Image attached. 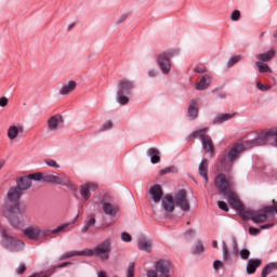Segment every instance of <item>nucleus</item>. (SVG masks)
<instances>
[{"label":"nucleus","mask_w":277,"mask_h":277,"mask_svg":"<svg viewBox=\"0 0 277 277\" xmlns=\"http://www.w3.org/2000/svg\"><path fill=\"white\" fill-rule=\"evenodd\" d=\"M149 194L154 200V202H161V198H163V189L161 185L156 184L149 189Z\"/></svg>","instance_id":"nucleus-15"},{"label":"nucleus","mask_w":277,"mask_h":277,"mask_svg":"<svg viewBox=\"0 0 277 277\" xmlns=\"http://www.w3.org/2000/svg\"><path fill=\"white\" fill-rule=\"evenodd\" d=\"M43 183H53L54 185H65L66 187H75L70 180L63 174L62 176L53 175V174H43Z\"/></svg>","instance_id":"nucleus-8"},{"label":"nucleus","mask_w":277,"mask_h":277,"mask_svg":"<svg viewBox=\"0 0 277 277\" xmlns=\"http://www.w3.org/2000/svg\"><path fill=\"white\" fill-rule=\"evenodd\" d=\"M255 57L259 62H272V60L276 57V51L271 49L267 52L258 54Z\"/></svg>","instance_id":"nucleus-21"},{"label":"nucleus","mask_w":277,"mask_h":277,"mask_svg":"<svg viewBox=\"0 0 277 277\" xmlns=\"http://www.w3.org/2000/svg\"><path fill=\"white\" fill-rule=\"evenodd\" d=\"M273 205H276V200L273 199Z\"/></svg>","instance_id":"nucleus-62"},{"label":"nucleus","mask_w":277,"mask_h":277,"mask_svg":"<svg viewBox=\"0 0 277 277\" xmlns=\"http://www.w3.org/2000/svg\"><path fill=\"white\" fill-rule=\"evenodd\" d=\"M68 225H60L55 229L41 228L38 225H30L23 230L24 237L30 239V241H38V239H47L51 235H57L62 230H66Z\"/></svg>","instance_id":"nucleus-4"},{"label":"nucleus","mask_w":277,"mask_h":277,"mask_svg":"<svg viewBox=\"0 0 277 277\" xmlns=\"http://www.w3.org/2000/svg\"><path fill=\"white\" fill-rule=\"evenodd\" d=\"M135 84L132 80L122 78L117 83V97L116 101L119 105H129V97L133 92Z\"/></svg>","instance_id":"nucleus-6"},{"label":"nucleus","mask_w":277,"mask_h":277,"mask_svg":"<svg viewBox=\"0 0 277 277\" xmlns=\"http://www.w3.org/2000/svg\"><path fill=\"white\" fill-rule=\"evenodd\" d=\"M262 261L259 259H251L247 264V274H254L259 267L262 265Z\"/></svg>","instance_id":"nucleus-22"},{"label":"nucleus","mask_w":277,"mask_h":277,"mask_svg":"<svg viewBox=\"0 0 277 277\" xmlns=\"http://www.w3.org/2000/svg\"><path fill=\"white\" fill-rule=\"evenodd\" d=\"M202 252H205V246L202 245V242L198 241L196 243L195 254H200Z\"/></svg>","instance_id":"nucleus-43"},{"label":"nucleus","mask_w":277,"mask_h":277,"mask_svg":"<svg viewBox=\"0 0 277 277\" xmlns=\"http://www.w3.org/2000/svg\"><path fill=\"white\" fill-rule=\"evenodd\" d=\"M217 207L222 209V211H228V205L225 201H217Z\"/></svg>","instance_id":"nucleus-48"},{"label":"nucleus","mask_w":277,"mask_h":277,"mask_svg":"<svg viewBox=\"0 0 277 277\" xmlns=\"http://www.w3.org/2000/svg\"><path fill=\"white\" fill-rule=\"evenodd\" d=\"M214 185L216 189H219L220 194L225 196V194L233 192L235 183H233L230 179H227L223 173H220L214 180Z\"/></svg>","instance_id":"nucleus-7"},{"label":"nucleus","mask_w":277,"mask_h":277,"mask_svg":"<svg viewBox=\"0 0 277 277\" xmlns=\"http://www.w3.org/2000/svg\"><path fill=\"white\" fill-rule=\"evenodd\" d=\"M277 269V262L266 265L262 271V277H267L272 274V271Z\"/></svg>","instance_id":"nucleus-32"},{"label":"nucleus","mask_w":277,"mask_h":277,"mask_svg":"<svg viewBox=\"0 0 277 277\" xmlns=\"http://www.w3.org/2000/svg\"><path fill=\"white\" fill-rule=\"evenodd\" d=\"M202 146L206 153H213V141L211 140V136H203Z\"/></svg>","instance_id":"nucleus-28"},{"label":"nucleus","mask_w":277,"mask_h":277,"mask_svg":"<svg viewBox=\"0 0 277 277\" xmlns=\"http://www.w3.org/2000/svg\"><path fill=\"white\" fill-rule=\"evenodd\" d=\"M225 196H227V200L230 207H233V209H236L237 211H240V217H242V220H252L254 224H263L267 222L269 213L265 212V208H262L258 211L251 209H243L241 200H239V197L233 190L226 193Z\"/></svg>","instance_id":"nucleus-2"},{"label":"nucleus","mask_w":277,"mask_h":277,"mask_svg":"<svg viewBox=\"0 0 277 277\" xmlns=\"http://www.w3.org/2000/svg\"><path fill=\"white\" fill-rule=\"evenodd\" d=\"M137 248L143 252L150 253L153 252V240L146 239V238H140L137 241Z\"/></svg>","instance_id":"nucleus-18"},{"label":"nucleus","mask_w":277,"mask_h":277,"mask_svg":"<svg viewBox=\"0 0 277 277\" xmlns=\"http://www.w3.org/2000/svg\"><path fill=\"white\" fill-rule=\"evenodd\" d=\"M127 18H129V13H123L119 16V18L116 22V25H122V23H124V21H127Z\"/></svg>","instance_id":"nucleus-44"},{"label":"nucleus","mask_w":277,"mask_h":277,"mask_svg":"<svg viewBox=\"0 0 277 277\" xmlns=\"http://www.w3.org/2000/svg\"><path fill=\"white\" fill-rule=\"evenodd\" d=\"M98 189V185L94 183H87L80 186V194L84 200H90L92 196L91 192H96Z\"/></svg>","instance_id":"nucleus-13"},{"label":"nucleus","mask_w":277,"mask_h":277,"mask_svg":"<svg viewBox=\"0 0 277 277\" xmlns=\"http://www.w3.org/2000/svg\"><path fill=\"white\" fill-rule=\"evenodd\" d=\"M111 127H114V122L107 121V122L104 123V126H103V131H109V129H111Z\"/></svg>","instance_id":"nucleus-52"},{"label":"nucleus","mask_w":277,"mask_h":277,"mask_svg":"<svg viewBox=\"0 0 277 277\" xmlns=\"http://www.w3.org/2000/svg\"><path fill=\"white\" fill-rule=\"evenodd\" d=\"M233 118H235V114H220L213 119V124H223Z\"/></svg>","instance_id":"nucleus-26"},{"label":"nucleus","mask_w":277,"mask_h":277,"mask_svg":"<svg viewBox=\"0 0 277 277\" xmlns=\"http://www.w3.org/2000/svg\"><path fill=\"white\" fill-rule=\"evenodd\" d=\"M223 259L224 261H228V259H230V253L228 252V246H226L225 241H223Z\"/></svg>","instance_id":"nucleus-36"},{"label":"nucleus","mask_w":277,"mask_h":277,"mask_svg":"<svg viewBox=\"0 0 277 277\" xmlns=\"http://www.w3.org/2000/svg\"><path fill=\"white\" fill-rule=\"evenodd\" d=\"M21 196H23V193L17 186L11 187L8 190L6 198L13 203H6L2 208L3 216L13 228H23L25 226V216H18L25 213V208L22 209L21 203H18Z\"/></svg>","instance_id":"nucleus-1"},{"label":"nucleus","mask_w":277,"mask_h":277,"mask_svg":"<svg viewBox=\"0 0 277 277\" xmlns=\"http://www.w3.org/2000/svg\"><path fill=\"white\" fill-rule=\"evenodd\" d=\"M111 252V239H106L93 249H84L82 251H71L63 254V259H71V256H97L101 261H109Z\"/></svg>","instance_id":"nucleus-3"},{"label":"nucleus","mask_w":277,"mask_h":277,"mask_svg":"<svg viewBox=\"0 0 277 277\" xmlns=\"http://www.w3.org/2000/svg\"><path fill=\"white\" fill-rule=\"evenodd\" d=\"M211 85V76L205 75L199 82L196 83L195 88L198 91L207 90Z\"/></svg>","instance_id":"nucleus-23"},{"label":"nucleus","mask_w":277,"mask_h":277,"mask_svg":"<svg viewBox=\"0 0 277 277\" xmlns=\"http://www.w3.org/2000/svg\"><path fill=\"white\" fill-rule=\"evenodd\" d=\"M76 89H77V82L75 80H71L61 88L60 94L62 96H67V94L75 92Z\"/></svg>","instance_id":"nucleus-20"},{"label":"nucleus","mask_w":277,"mask_h":277,"mask_svg":"<svg viewBox=\"0 0 277 277\" xmlns=\"http://www.w3.org/2000/svg\"><path fill=\"white\" fill-rule=\"evenodd\" d=\"M259 72H272V68H269L268 64H265L263 61H258L255 63Z\"/></svg>","instance_id":"nucleus-30"},{"label":"nucleus","mask_w":277,"mask_h":277,"mask_svg":"<svg viewBox=\"0 0 277 277\" xmlns=\"http://www.w3.org/2000/svg\"><path fill=\"white\" fill-rule=\"evenodd\" d=\"M174 197L172 195H167L162 199V209L167 211V213H172L174 211L175 206Z\"/></svg>","instance_id":"nucleus-16"},{"label":"nucleus","mask_w":277,"mask_h":277,"mask_svg":"<svg viewBox=\"0 0 277 277\" xmlns=\"http://www.w3.org/2000/svg\"><path fill=\"white\" fill-rule=\"evenodd\" d=\"M1 235V246L11 252H21V250H25V243L10 235V229L8 227H0Z\"/></svg>","instance_id":"nucleus-5"},{"label":"nucleus","mask_w":277,"mask_h":277,"mask_svg":"<svg viewBox=\"0 0 277 277\" xmlns=\"http://www.w3.org/2000/svg\"><path fill=\"white\" fill-rule=\"evenodd\" d=\"M44 163L49 166V168H60V163L53 159H45Z\"/></svg>","instance_id":"nucleus-40"},{"label":"nucleus","mask_w":277,"mask_h":277,"mask_svg":"<svg viewBox=\"0 0 277 277\" xmlns=\"http://www.w3.org/2000/svg\"><path fill=\"white\" fill-rule=\"evenodd\" d=\"M176 172H179V171L176 170V167H167V168L160 170V174H161V175H163V174L176 173Z\"/></svg>","instance_id":"nucleus-35"},{"label":"nucleus","mask_w":277,"mask_h":277,"mask_svg":"<svg viewBox=\"0 0 277 277\" xmlns=\"http://www.w3.org/2000/svg\"><path fill=\"white\" fill-rule=\"evenodd\" d=\"M98 277H107V273H105L104 271H101L100 273H97Z\"/></svg>","instance_id":"nucleus-56"},{"label":"nucleus","mask_w":277,"mask_h":277,"mask_svg":"<svg viewBox=\"0 0 277 277\" xmlns=\"http://www.w3.org/2000/svg\"><path fill=\"white\" fill-rule=\"evenodd\" d=\"M240 258L243 260V261H248L250 259V250L248 249H242L240 251Z\"/></svg>","instance_id":"nucleus-42"},{"label":"nucleus","mask_w":277,"mask_h":277,"mask_svg":"<svg viewBox=\"0 0 277 277\" xmlns=\"http://www.w3.org/2000/svg\"><path fill=\"white\" fill-rule=\"evenodd\" d=\"M195 72H198L199 75H203V72H207V67L202 66V65H198L195 68Z\"/></svg>","instance_id":"nucleus-46"},{"label":"nucleus","mask_w":277,"mask_h":277,"mask_svg":"<svg viewBox=\"0 0 277 277\" xmlns=\"http://www.w3.org/2000/svg\"><path fill=\"white\" fill-rule=\"evenodd\" d=\"M77 220H79V215H77L71 222L62 224V226H66L65 227V229L62 230V233H68V230H70V229H68V227L72 226V224H75V222H77Z\"/></svg>","instance_id":"nucleus-41"},{"label":"nucleus","mask_w":277,"mask_h":277,"mask_svg":"<svg viewBox=\"0 0 277 277\" xmlns=\"http://www.w3.org/2000/svg\"><path fill=\"white\" fill-rule=\"evenodd\" d=\"M213 267H214V269L217 272V269H220L221 267H224V264L222 263V261L216 260V261H214V263H213Z\"/></svg>","instance_id":"nucleus-50"},{"label":"nucleus","mask_w":277,"mask_h":277,"mask_svg":"<svg viewBox=\"0 0 277 277\" xmlns=\"http://www.w3.org/2000/svg\"><path fill=\"white\" fill-rule=\"evenodd\" d=\"M27 176H28L30 183H31V181H44V173L38 172V173L29 174Z\"/></svg>","instance_id":"nucleus-33"},{"label":"nucleus","mask_w":277,"mask_h":277,"mask_svg":"<svg viewBox=\"0 0 277 277\" xmlns=\"http://www.w3.org/2000/svg\"><path fill=\"white\" fill-rule=\"evenodd\" d=\"M159 155H161V153L155 147L147 149V156L150 157L151 163H159L161 161V157Z\"/></svg>","instance_id":"nucleus-24"},{"label":"nucleus","mask_w":277,"mask_h":277,"mask_svg":"<svg viewBox=\"0 0 277 277\" xmlns=\"http://www.w3.org/2000/svg\"><path fill=\"white\" fill-rule=\"evenodd\" d=\"M175 207H180L182 211H189L192 206H189V199H187V192L185 189L179 190L174 197Z\"/></svg>","instance_id":"nucleus-9"},{"label":"nucleus","mask_w":277,"mask_h":277,"mask_svg":"<svg viewBox=\"0 0 277 277\" xmlns=\"http://www.w3.org/2000/svg\"><path fill=\"white\" fill-rule=\"evenodd\" d=\"M212 246H213V248H217V240H214V241L212 242Z\"/></svg>","instance_id":"nucleus-58"},{"label":"nucleus","mask_w":277,"mask_h":277,"mask_svg":"<svg viewBox=\"0 0 277 277\" xmlns=\"http://www.w3.org/2000/svg\"><path fill=\"white\" fill-rule=\"evenodd\" d=\"M5 166V160H0V170Z\"/></svg>","instance_id":"nucleus-57"},{"label":"nucleus","mask_w":277,"mask_h":277,"mask_svg":"<svg viewBox=\"0 0 277 277\" xmlns=\"http://www.w3.org/2000/svg\"><path fill=\"white\" fill-rule=\"evenodd\" d=\"M208 168H209V160L203 159L199 164V173H200V176L205 179L206 183L209 181V177L207 175Z\"/></svg>","instance_id":"nucleus-27"},{"label":"nucleus","mask_w":277,"mask_h":277,"mask_svg":"<svg viewBox=\"0 0 277 277\" xmlns=\"http://www.w3.org/2000/svg\"><path fill=\"white\" fill-rule=\"evenodd\" d=\"M260 233H261V229H259L256 227H249V235H252L253 237H255Z\"/></svg>","instance_id":"nucleus-47"},{"label":"nucleus","mask_w":277,"mask_h":277,"mask_svg":"<svg viewBox=\"0 0 277 277\" xmlns=\"http://www.w3.org/2000/svg\"><path fill=\"white\" fill-rule=\"evenodd\" d=\"M188 116L192 120L198 118V102L196 100H192L189 103Z\"/></svg>","instance_id":"nucleus-25"},{"label":"nucleus","mask_w":277,"mask_h":277,"mask_svg":"<svg viewBox=\"0 0 277 277\" xmlns=\"http://www.w3.org/2000/svg\"><path fill=\"white\" fill-rule=\"evenodd\" d=\"M16 187L18 188V190L22 194H23V192H27V189H29V187H31V182H30L29 177L26 175V176L17 179Z\"/></svg>","instance_id":"nucleus-19"},{"label":"nucleus","mask_w":277,"mask_h":277,"mask_svg":"<svg viewBox=\"0 0 277 277\" xmlns=\"http://www.w3.org/2000/svg\"><path fill=\"white\" fill-rule=\"evenodd\" d=\"M239 18H241V12L239 10L233 11L230 15V21L237 22L239 21Z\"/></svg>","instance_id":"nucleus-39"},{"label":"nucleus","mask_w":277,"mask_h":277,"mask_svg":"<svg viewBox=\"0 0 277 277\" xmlns=\"http://www.w3.org/2000/svg\"><path fill=\"white\" fill-rule=\"evenodd\" d=\"M238 62H241V55H237V56L232 57L227 62V68H233V66H235V64H237Z\"/></svg>","instance_id":"nucleus-34"},{"label":"nucleus","mask_w":277,"mask_h":277,"mask_svg":"<svg viewBox=\"0 0 277 277\" xmlns=\"http://www.w3.org/2000/svg\"><path fill=\"white\" fill-rule=\"evenodd\" d=\"M207 131H209V128H203L201 130H196L190 134V137H200L201 142L205 140V137H208L209 135H206Z\"/></svg>","instance_id":"nucleus-31"},{"label":"nucleus","mask_w":277,"mask_h":277,"mask_svg":"<svg viewBox=\"0 0 277 277\" xmlns=\"http://www.w3.org/2000/svg\"><path fill=\"white\" fill-rule=\"evenodd\" d=\"M256 88L261 92H268V90H272L271 85H264L263 83H261V81L256 82Z\"/></svg>","instance_id":"nucleus-38"},{"label":"nucleus","mask_w":277,"mask_h":277,"mask_svg":"<svg viewBox=\"0 0 277 277\" xmlns=\"http://www.w3.org/2000/svg\"><path fill=\"white\" fill-rule=\"evenodd\" d=\"M170 267L172 264L168 260H160L156 263V274H159L158 277H170Z\"/></svg>","instance_id":"nucleus-11"},{"label":"nucleus","mask_w":277,"mask_h":277,"mask_svg":"<svg viewBox=\"0 0 277 277\" xmlns=\"http://www.w3.org/2000/svg\"><path fill=\"white\" fill-rule=\"evenodd\" d=\"M8 97L3 96V97H0V107H8Z\"/></svg>","instance_id":"nucleus-51"},{"label":"nucleus","mask_w":277,"mask_h":277,"mask_svg":"<svg viewBox=\"0 0 277 277\" xmlns=\"http://www.w3.org/2000/svg\"><path fill=\"white\" fill-rule=\"evenodd\" d=\"M19 133H25V128L22 124L9 127L6 135L9 140H16Z\"/></svg>","instance_id":"nucleus-17"},{"label":"nucleus","mask_w":277,"mask_h":277,"mask_svg":"<svg viewBox=\"0 0 277 277\" xmlns=\"http://www.w3.org/2000/svg\"><path fill=\"white\" fill-rule=\"evenodd\" d=\"M159 75V71L157 69H151L148 71V77H157Z\"/></svg>","instance_id":"nucleus-54"},{"label":"nucleus","mask_w":277,"mask_h":277,"mask_svg":"<svg viewBox=\"0 0 277 277\" xmlns=\"http://www.w3.org/2000/svg\"><path fill=\"white\" fill-rule=\"evenodd\" d=\"M62 124H64L62 115L52 116L48 119V129L50 131H57Z\"/></svg>","instance_id":"nucleus-14"},{"label":"nucleus","mask_w":277,"mask_h":277,"mask_svg":"<svg viewBox=\"0 0 277 277\" xmlns=\"http://www.w3.org/2000/svg\"><path fill=\"white\" fill-rule=\"evenodd\" d=\"M121 239H122V241L130 242V241H132L133 238L129 235V233L123 232L121 234Z\"/></svg>","instance_id":"nucleus-45"},{"label":"nucleus","mask_w":277,"mask_h":277,"mask_svg":"<svg viewBox=\"0 0 277 277\" xmlns=\"http://www.w3.org/2000/svg\"><path fill=\"white\" fill-rule=\"evenodd\" d=\"M75 27V24L69 25V29H72Z\"/></svg>","instance_id":"nucleus-61"},{"label":"nucleus","mask_w":277,"mask_h":277,"mask_svg":"<svg viewBox=\"0 0 277 277\" xmlns=\"http://www.w3.org/2000/svg\"><path fill=\"white\" fill-rule=\"evenodd\" d=\"M25 269H27V266H25V264H22V265L18 266L16 272H17V274H24Z\"/></svg>","instance_id":"nucleus-53"},{"label":"nucleus","mask_w":277,"mask_h":277,"mask_svg":"<svg viewBox=\"0 0 277 277\" xmlns=\"http://www.w3.org/2000/svg\"><path fill=\"white\" fill-rule=\"evenodd\" d=\"M127 277H135V263H130L128 267Z\"/></svg>","instance_id":"nucleus-37"},{"label":"nucleus","mask_w":277,"mask_h":277,"mask_svg":"<svg viewBox=\"0 0 277 277\" xmlns=\"http://www.w3.org/2000/svg\"><path fill=\"white\" fill-rule=\"evenodd\" d=\"M67 265H69L68 263H64L61 265V267H66Z\"/></svg>","instance_id":"nucleus-60"},{"label":"nucleus","mask_w":277,"mask_h":277,"mask_svg":"<svg viewBox=\"0 0 277 277\" xmlns=\"http://www.w3.org/2000/svg\"><path fill=\"white\" fill-rule=\"evenodd\" d=\"M102 209L105 215H109L110 217H116L118 213H120V208L116 203H110L109 201H105L102 199Z\"/></svg>","instance_id":"nucleus-12"},{"label":"nucleus","mask_w":277,"mask_h":277,"mask_svg":"<svg viewBox=\"0 0 277 277\" xmlns=\"http://www.w3.org/2000/svg\"><path fill=\"white\" fill-rule=\"evenodd\" d=\"M170 57H172V53H162L158 56V66L160 70H162L163 75H168L170 72V68H172Z\"/></svg>","instance_id":"nucleus-10"},{"label":"nucleus","mask_w":277,"mask_h":277,"mask_svg":"<svg viewBox=\"0 0 277 277\" xmlns=\"http://www.w3.org/2000/svg\"><path fill=\"white\" fill-rule=\"evenodd\" d=\"M234 250H237V240H234Z\"/></svg>","instance_id":"nucleus-59"},{"label":"nucleus","mask_w":277,"mask_h":277,"mask_svg":"<svg viewBox=\"0 0 277 277\" xmlns=\"http://www.w3.org/2000/svg\"><path fill=\"white\" fill-rule=\"evenodd\" d=\"M95 224H96V219L94 216H91L88 221H85L84 225L81 228V233L85 235V233H88V230H90L92 226H95Z\"/></svg>","instance_id":"nucleus-29"},{"label":"nucleus","mask_w":277,"mask_h":277,"mask_svg":"<svg viewBox=\"0 0 277 277\" xmlns=\"http://www.w3.org/2000/svg\"><path fill=\"white\" fill-rule=\"evenodd\" d=\"M274 226V224H266V225H262L260 227L261 230H267V228H272Z\"/></svg>","instance_id":"nucleus-55"},{"label":"nucleus","mask_w":277,"mask_h":277,"mask_svg":"<svg viewBox=\"0 0 277 277\" xmlns=\"http://www.w3.org/2000/svg\"><path fill=\"white\" fill-rule=\"evenodd\" d=\"M196 236V232L194 229H188L186 233H185V237L186 239H192V237H195Z\"/></svg>","instance_id":"nucleus-49"}]
</instances>
